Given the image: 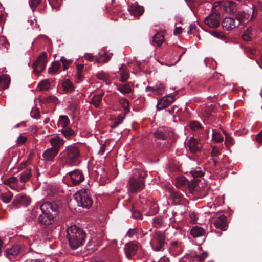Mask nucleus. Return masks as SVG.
Returning a JSON list of instances; mask_svg holds the SVG:
<instances>
[{
	"label": "nucleus",
	"instance_id": "obj_16",
	"mask_svg": "<svg viewBox=\"0 0 262 262\" xmlns=\"http://www.w3.org/2000/svg\"><path fill=\"white\" fill-rule=\"evenodd\" d=\"M214 225L216 228L225 231L228 227V223L226 216L224 215L219 216L214 221Z\"/></svg>",
	"mask_w": 262,
	"mask_h": 262
},
{
	"label": "nucleus",
	"instance_id": "obj_19",
	"mask_svg": "<svg viewBox=\"0 0 262 262\" xmlns=\"http://www.w3.org/2000/svg\"><path fill=\"white\" fill-rule=\"evenodd\" d=\"M202 247H199L197 250L192 251L190 254L191 258H196L200 261H202L207 257L208 254L206 252H201Z\"/></svg>",
	"mask_w": 262,
	"mask_h": 262
},
{
	"label": "nucleus",
	"instance_id": "obj_41",
	"mask_svg": "<svg viewBox=\"0 0 262 262\" xmlns=\"http://www.w3.org/2000/svg\"><path fill=\"white\" fill-rule=\"evenodd\" d=\"M17 182L18 179L16 177H11L5 181V184L11 188H13L14 185Z\"/></svg>",
	"mask_w": 262,
	"mask_h": 262
},
{
	"label": "nucleus",
	"instance_id": "obj_25",
	"mask_svg": "<svg viewBox=\"0 0 262 262\" xmlns=\"http://www.w3.org/2000/svg\"><path fill=\"white\" fill-rule=\"evenodd\" d=\"M255 36V31L254 28L250 27L245 30L242 37L246 41H249L254 38Z\"/></svg>",
	"mask_w": 262,
	"mask_h": 262
},
{
	"label": "nucleus",
	"instance_id": "obj_12",
	"mask_svg": "<svg viewBox=\"0 0 262 262\" xmlns=\"http://www.w3.org/2000/svg\"><path fill=\"white\" fill-rule=\"evenodd\" d=\"M140 248V245L137 242L132 241L125 245L124 251L126 256L130 258L135 255Z\"/></svg>",
	"mask_w": 262,
	"mask_h": 262
},
{
	"label": "nucleus",
	"instance_id": "obj_48",
	"mask_svg": "<svg viewBox=\"0 0 262 262\" xmlns=\"http://www.w3.org/2000/svg\"><path fill=\"white\" fill-rule=\"evenodd\" d=\"M60 61L62 62L63 64L64 70H66L68 68L70 64L72 62L71 60H68L64 57L61 58Z\"/></svg>",
	"mask_w": 262,
	"mask_h": 262
},
{
	"label": "nucleus",
	"instance_id": "obj_63",
	"mask_svg": "<svg viewBox=\"0 0 262 262\" xmlns=\"http://www.w3.org/2000/svg\"><path fill=\"white\" fill-rule=\"evenodd\" d=\"M118 123L119 122V124L122 123L123 121V117H122L121 116H119L118 120H116Z\"/></svg>",
	"mask_w": 262,
	"mask_h": 262
},
{
	"label": "nucleus",
	"instance_id": "obj_22",
	"mask_svg": "<svg viewBox=\"0 0 262 262\" xmlns=\"http://www.w3.org/2000/svg\"><path fill=\"white\" fill-rule=\"evenodd\" d=\"M128 11L131 14L134 16H140L143 14L144 9L143 7L139 6L137 3L129 6Z\"/></svg>",
	"mask_w": 262,
	"mask_h": 262
},
{
	"label": "nucleus",
	"instance_id": "obj_54",
	"mask_svg": "<svg viewBox=\"0 0 262 262\" xmlns=\"http://www.w3.org/2000/svg\"><path fill=\"white\" fill-rule=\"evenodd\" d=\"M154 225L159 226L162 223V219L161 217H156L153 219Z\"/></svg>",
	"mask_w": 262,
	"mask_h": 262
},
{
	"label": "nucleus",
	"instance_id": "obj_38",
	"mask_svg": "<svg viewBox=\"0 0 262 262\" xmlns=\"http://www.w3.org/2000/svg\"><path fill=\"white\" fill-rule=\"evenodd\" d=\"M189 126L193 131H198L203 128L200 123L195 120L190 121Z\"/></svg>",
	"mask_w": 262,
	"mask_h": 262
},
{
	"label": "nucleus",
	"instance_id": "obj_17",
	"mask_svg": "<svg viewBox=\"0 0 262 262\" xmlns=\"http://www.w3.org/2000/svg\"><path fill=\"white\" fill-rule=\"evenodd\" d=\"M49 142L52 146V148L59 152L60 148L64 145L65 141L58 136H54L51 138Z\"/></svg>",
	"mask_w": 262,
	"mask_h": 262
},
{
	"label": "nucleus",
	"instance_id": "obj_37",
	"mask_svg": "<svg viewBox=\"0 0 262 262\" xmlns=\"http://www.w3.org/2000/svg\"><path fill=\"white\" fill-rule=\"evenodd\" d=\"M32 177L31 169H27L21 173L20 181L23 182L28 181Z\"/></svg>",
	"mask_w": 262,
	"mask_h": 262
},
{
	"label": "nucleus",
	"instance_id": "obj_56",
	"mask_svg": "<svg viewBox=\"0 0 262 262\" xmlns=\"http://www.w3.org/2000/svg\"><path fill=\"white\" fill-rule=\"evenodd\" d=\"M182 32V28L181 27H177L175 28L173 34L174 35L177 36L181 34Z\"/></svg>",
	"mask_w": 262,
	"mask_h": 262
},
{
	"label": "nucleus",
	"instance_id": "obj_42",
	"mask_svg": "<svg viewBox=\"0 0 262 262\" xmlns=\"http://www.w3.org/2000/svg\"><path fill=\"white\" fill-rule=\"evenodd\" d=\"M120 80L122 82H125L126 81L128 78H129V74L127 71H126L122 67L121 68H120Z\"/></svg>",
	"mask_w": 262,
	"mask_h": 262
},
{
	"label": "nucleus",
	"instance_id": "obj_44",
	"mask_svg": "<svg viewBox=\"0 0 262 262\" xmlns=\"http://www.w3.org/2000/svg\"><path fill=\"white\" fill-rule=\"evenodd\" d=\"M60 67V63L59 61H55L52 63L51 67L49 69L50 73H55L57 72Z\"/></svg>",
	"mask_w": 262,
	"mask_h": 262
},
{
	"label": "nucleus",
	"instance_id": "obj_29",
	"mask_svg": "<svg viewBox=\"0 0 262 262\" xmlns=\"http://www.w3.org/2000/svg\"><path fill=\"white\" fill-rule=\"evenodd\" d=\"M10 78L7 75H2L0 77V88L3 89H7L10 84Z\"/></svg>",
	"mask_w": 262,
	"mask_h": 262
},
{
	"label": "nucleus",
	"instance_id": "obj_18",
	"mask_svg": "<svg viewBox=\"0 0 262 262\" xmlns=\"http://www.w3.org/2000/svg\"><path fill=\"white\" fill-rule=\"evenodd\" d=\"M165 90V85L163 83L158 82L154 86H147L146 88L147 92H151L155 95H162Z\"/></svg>",
	"mask_w": 262,
	"mask_h": 262
},
{
	"label": "nucleus",
	"instance_id": "obj_46",
	"mask_svg": "<svg viewBox=\"0 0 262 262\" xmlns=\"http://www.w3.org/2000/svg\"><path fill=\"white\" fill-rule=\"evenodd\" d=\"M176 186L180 187L186 184V180L184 177H179L176 179Z\"/></svg>",
	"mask_w": 262,
	"mask_h": 262
},
{
	"label": "nucleus",
	"instance_id": "obj_11",
	"mask_svg": "<svg viewBox=\"0 0 262 262\" xmlns=\"http://www.w3.org/2000/svg\"><path fill=\"white\" fill-rule=\"evenodd\" d=\"M221 21V16L219 13L213 12L206 17L204 20V23L209 28H217Z\"/></svg>",
	"mask_w": 262,
	"mask_h": 262
},
{
	"label": "nucleus",
	"instance_id": "obj_31",
	"mask_svg": "<svg viewBox=\"0 0 262 262\" xmlns=\"http://www.w3.org/2000/svg\"><path fill=\"white\" fill-rule=\"evenodd\" d=\"M117 90L121 93L125 95L132 92V87L130 84L125 83L123 85H119L117 86Z\"/></svg>",
	"mask_w": 262,
	"mask_h": 262
},
{
	"label": "nucleus",
	"instance_id": "obj_2",
	"mask_svg": "<svg viewBox=\"0 0 262 262\" xmlns=\"http://www.w3.org/2000/svg\"><path fill=\"white\" fill-rule=\"evenodd\" d=\"M67 233L69 245L72 249H77L83 245L86 235L82 229L73 225L67 229Z\"/></svg>",
	"mask_w": 262,
	"mask_h": 262
},
{
	"label": "nucleus",
	"instance_id": "obj_36",
	"mask_svg": "<svg viewBox=\"0 0 262 262\" xmlns=\"http://www.w3.org/2000/svg\"><path fill=\"white\" fill-rule=\"evenodd\" d=\"M223 134L225 137V144L226 147H229L234 144V139L226 131H223Z\"/></svg>",
	"mask_w": 262,
	"mask_h": 262
},
{
	"label": "nucleus",
	"instance_id": "obj_27",
	"mask_svg": "<svg viewBox=\"0 0 262 262\" xmlns=\"http://www.w3.org/2000/svg\"><path fill=\"white\" fill-rule=\"evenodd\" d=\"M103 95L104 93L101 92L93 96L91 99V102L95 107H97L99 106Z\"/></svg>",
	"mask_w": 262,
	"mask_h": 262
},
{
	"label": "nucleus",
	"instance_id": "obj_49",
	"mask_svg": "<svg viewBox=\"0 0 262 262\" xmlns=\"http://www.w3.org/2000/svg\"><path fill=\"white\" fill-rule=\"evenodd\" d=\"M49 1L53 8L57 9L61 5L62 0H49Z\"/></svg>",
	"mask_w": 262,
	"mask_h": 262
},
{
	"label": "nucleus",
	"instance_id": "obj_59",
	"mask_svg": "<svg viewBox=\"0 0 262 262\" xmlns=\"http://www.w3.org/2000/svg\"><path fill=\"white\" fill-rule=\"evenodd\" d=\"M256 140L258 143H262V130L257 134Z\"/></svg>",
	"mask_w": 262,
	"mask_h": 262
},
{
	"label": "nucleus",
	"instance_id": "obj_61",
	"mask_svg": "<svg viewBox=\"0 0 262 262\" xmlns=\"http://www.w3.org/2000/svg\"><path fill=\"white\" fill-rule=\"evenodd\" d=\"M105 147H106V145L105 144H103L101 147V148H100V149L99 150V153L100 155H102L104 152V151H105Z\"/></svg>",
	"mask_w": 262,
	"mask_h": 262
},
{
	"label": "nucleus",
	"instance_id": "obj_52",
	"mask_svg": "<svg viewBox=\"0 0 262 262\" xmlns=\"http://www.w3.org/2000/svg\"><path fill=\"white\" fill-rule=\"evenodd\" d=\"M27 140V138L26 136H24L23 135V134H21L18 138L17 140V142L19 144H23L26 142V141Z\"/></svg>",
	"mask_w": 262,
	"mask_h": 262
},
{
	"label": "nucleus",
	"instance_id": "obj_62",
	"mask_svg": "<svg viewBox=\"0 0 262 262\" xmlns=\"http://www.w3.org/2000/svg\"><path fill=\"white\" fill-rule=\"evenodd\" d=\"M119 125H120L119 122L118 123L116 120H115L114 121L113 124L112 125L111 127L112 128H114L117 127Z\"/></svg>",
	"mask_w": 262,
	"mask_h": 262
},
{
	"label": "nucleus",
	"instance_id": "obj_60",
	"mask_svg": "<svg viewBox=\"0 0 262 262\" xmlns=\"http://www.w3.org/2000/svg\"><path fill=\"white\" fill-rule=\"evenodd\" d=\"M77 79L79 80V81H81L83 79V73H77L76 74Z\"/></svg>",
	"mask_w": 262,
	"mask_h": 262
},
{
	"label": "nucleus",
	"instance_id": "obj_26",
	"mask_svg": "<svg viewBox=\"0 0 262 262\" xmlns=\"http://www.w3.org/2000/svg\"><path fill=\"white\" fill-rule=\"evenodd\" d=\"M70 122V120L67 116L61 115L59 117L57 123V125L59 128H61V129H63L69 127Z\"/></svg>",
	"mask_w": 262,
	"mask_h": 262
},
{
	"label": "nucleus",
	"instance_id": "obj_14",
	"mask_svg": "<svg viewBox=\"0 0 262 262\" xmlns=\"http://www.w3.org/2000/svg\"><path fill=\"white\" fill-rule=\"evenodd\" d=\"M174 100V96L171 94L164 96L158 101L157 108L158 110L164 109L172 103Z\"/></svg>",
	"mask_w": 262,
	"mask_h": 262
},
{
	"label": "nucleus",
	"instance_id": "obj_4",
	"mask_svg": "<svg viewBox=\"0 0 262 262\" xmlns=\"http://www.w3.org/2000/svg\"><path fill=\"white\" fill-rule=\"evenodd\" d=\"M61 161L64 164L72 165L74 164L80 157L79 148L75 144L66 147L60 154Z\"/></svg>",
	"mask_w": 262,
	"mask_h": 262
},
{
	"label": "nucleus",
	"instance_id": "obj_3",
	"mask_svg": "<svg viewBox=\"0 0 262 262\" xmlns=\"http://www.w3.org/2000/svg\"><path fill=\"white\" fill-rule=\"evenodd\" d=\"M252 7L247 12H238L236 14V18L238 20V23H235V20L231 17H226L222 21V25L224 29L230 31L234 29L236 26H238L239 24L250 18L254 17L255 11V6L251 5Z\"/></svg>",
	"mask_w": 262,
	"mask_h": 262
},
{
	"label": "nucleus",
	"instance_id": "obj_9",
	"mask_svg": "<svg viewBox=\"0 0 262 262\" xmlns=\"http://www.w3.org/2000/svg\"><path fill=\"white\" fill-rule=\"evenodd\" d=\"M47 63V54L45 52H42L32 66L33 71L37 74L43 72L46 68Z\"/></svg>",
	"mask_w": 262,
	"mask_h": 262
},
{
	"label": "nucleus",
	"instance_id": "obj_45",
	"mask_svg": "<svg viewBox=\"0 0 262 262\" xmlns=\"http://www.w3.org/2000/svg\"><path fill=\"white\" fill-rule=\"evenodd\" d=\"M41 3V0H29V4L32 9V11H34L35 9L38 7Z\"/></svg>",
	"mask_w": 262,
	"mask_h": 262
},
{
	"label": "nucleus",
	"instance_id": "obj_15",
	"mask_svg": "<svg viewBox=\"0 0 262 262\" xmlns=\"http://www.w3.org/2000/svg\"><path fill=\"white\" fill-rule=\"evenodd\" d=\"M20 251V246L19 245H14L6 250L5 255L10 260L15 261L17 259L18 255Z\"/></svg>",
	"mask_w": 262,
	"mask_h": 262
},
{
	"label": "nucleus",
	"instance_id": "obj_10",
	"mask_svg": "<svg viewBox=\"0 0 262 262\" xmlns=\"http://www.w3.org/2000/svg\"><path fill=\"white\" fill-rule=\"evenodd\" d=\"M113 54L111 53L104 52L99 53L98 55L95 57L91 53H86L84 55V58L89 61L92 62L95 60L98 63L107 62L112 57Z\"/></svg>",
	"mask_w": 262,
	"mask_h": 262
},
{
	"label": "nucleus",
	"instance_id": "obj_53",
	"mask_svg": "<svg viewBox=\"0 0 262 262\" xmlns=\"http://www.w3.org/2000/svg\"><path fill=\"white\" fill-rule=\"evenodd\" d=\"M220 154L219 149L216 146L212 147L211 155L213 157H217Z\"/></svg>",
	"mask_w": 262,
	"mask_h": 262
},
{
	"label": "nucleus",
	"instance_id": "obj_7",
	"mask_svg": "<svg viewBox=\"0 0 262 262\" xmlns=\"http://www.w3.org/2000/svg\"><path fill=\"white\" fill-rule=\"evenodd\" d=\"M165 243V236L163 232L156 231L150 241V244L154 250L156 251H162L164 249Z\"/></svg>",
	"mask_w": 262,
	"mask_h": 262
},
{
	"label": "nucleus",
	"instance_id": "obj_58",
	"mask_svg": "<svg viewBox=\"0 0 262 262\" xmlns=\"http://www.w3.org/2000/svg\"><path fill=\"white\" fill-rule=\"evenodd\" d=\"M189 28V29L187 31V32L188 34H191L193 32V30H195V25L191 24V25H190Z\"/></svg>",
	"mask_w": 262,
	"mask_h": 262
},
{
	"label": "nucleus",
	"instance_id": "obj_35",
	"mask_svg": "<svg viewBox=\"0 0 262 262\" xmlns=\"http://www.w3.org/2000/svg\"><path fill=\"white\" fill-rule=\"evenodd\" d=\"M212 140L215 142H222L224 140V137L220 132L213 130Z\"/></svg>",
	"mask_w": 262,
	"mask_h": 262
},
{
	"label": "nucleus",
	"instance_id": "obj_30",
	"mask_svg": "<svg viewBox=\"0 0 262 262\" xmlns=\"http://www.w3.org/2000/svg\"><path fill=\"white\" fill-rule=\"evenodd\" d=\"M164 40V35L162 33H157L153 37V42L154 45L158 46H161Z\"/></svg>",
	"mask_w": 262,
	"mask_h": 262
},
{
	"label": "nucleus",
	"instance_id": "obj_5",
	"mask_svg": "<svg viewBox=\"0 0 262 262\" xmlns=\"http://www.w3.org/2000/svg\"><path fill=\"white\" fill-rule=\"evenodd\" d=\"M78 206L85 208H90L93 204V201L85 189L77 191L74 195Z\"/></svg>",
	"mask_w": 262,
	"mask_h": 262
},
{
	"label": "nucleus",
	"instance_id": "obj_51",
	"mask_svg": "<svg viewBox=\"0 0 262 262\" xmlns=\"http://www.w3.org/2000/svg\"><path fill=\"white\" fill-rule=\"evenodd\" d=\"M190 173L194 178L201 177L204 174L203 172L200 170L191 171Z\"/></svg>",
	"mask_w": 262,
	"mask_h": 262
},
{
	"label": "nucleus",
	"instance_id": "obj_34",
	"mask_svg": "<svg viewBox=\"0 0 262 262\" xmlns=\"http://www.w3.org/2000/svg\"><path fill=\"white\" fill-rule=\"evenodd\" d=\"M12 197L13 194L10 191H6L0 194V199L5 203H9Z\"/></svg>",
	"mask_w": 262,
	"mask_h": 262
},
{
	"label": "nucleus",
	"instance_id": "obj_24",
	"mask_svg": "<svg viewBox=\"0 0 262 262\" xmlns=\"http://www.w3.org/2000/svg\"><path fill=\"white\" fill-rule=\"evenodd\" d=\"M221 6H224V7H229L230 11L233 12L234 9L235 7V3L232 2V1H228V2H223V1H220V2H216L213 4V9H215L216 8Z\"/></svg>",
	"mask_w": 262,
	"mask_h": 262
},
{
	"label": "nucleus",
	"instance_id": "obj_21",
	"mask_svg": "<svg viewBox=\"0 0 262 262\" xmlns=\"http://www.w3.org/2000/svg\"><path fill=\"white\" fill-rule=\"evenodd\" d=\"M58 151L54 148H50L46 149L42 154V157L45 161H52L58 154Z\"/></svg>",
	"mask_w": 262,
	"mask_h": 262
},
{
	"label": "nucleus",
	"instance_id": "obj_13",
	"mask_svg": "<svg viewBox=\"0 0 262 262\" xmlns=\"http://www.w3.org/2000/svg\"><path fill=\"white\" fill-rule=\"evenodd\" d=\"M67 177H69L71 182L74 185H78L84 180V177L79 170H75L68 172Z\"/></svg>",
	"mask_w": 262,
	"mask_h": 262
},
{
	"label": "nucleus",
	"instance_id": "obj_57",
	"mask_svg": "<svg viewBox=\"0 0 262 262\" xmlns=\"http://www.w3.org/2000/svg\"><path fill=\"white\" fill-rule=\"evenodd\" d=\"M77 73H83L84 64H78L76 67Z\"/></svg>",
	"mask_w": 262,
	"mask_h": 262
},
{
	"label": "nucleus",
	"instance_id": "obj_55",
	"mask_svg": "<svg viewBox=\"0 0 262 262\" xmlns=\"http://www.w3.org/2000/svg\"><path fill=\"white\" fill-rule=\"evenodd\" d=\"M136 233V230L134 229H130L127 234H126V236L128 237H132V236H133V235L135 234Z\"/></svg>",
	"mask_w": 262,
	"mask_h": 262
},
{
	"label": "nucleus",
	"instance_id": "obj_33",
	"mask_svg": "<svg viewBox=\"0 0 262 262\" xmlns=\"http://www.w3.org/2000/svg\"><path fill=\"white\" fill-rule=\"evenodd\" d=\"M62 86L67 92L71 93L74 90V86L69 79H66L62 82Z\"/></svg>",
	"mask_w": 262,
	"mask_h": 262
},
{
	"label": "nucleus",
	"instance_id": "obj_50",
	"mask_svg": "<svg viewBox=\"0 0 262 262\" xmlns=\"http://www.w3.org/2000/svg\"><path fill=\"white\" fill-rule=\"evenodd\" d=\"M96 77L98 79L104 80L107 82L108 80V75L103 72H99L96 74Z\"/></svg>",
	"mask_w": 262,
	"mask_h": 262
},
{
	"label": "nucleus",
	"instance_id": "obj_43",
	"mask_svg": "<svg viewBox=\"0 0 262 262\" xmlns=\"http://www.w3.org/2000/svg\"><path fill=\"white\" fill-rule=\"evenodd\" d=\"M61 131L67 139L70 138L74 134L73 130L69 127L61 129Z\"/></svg>",
	"mask_w": 262,
	"mask_h": 262
},
{
	"label": "nucleus",
	"instance_id": "obj_8",
	"mask_svg": "<svg viewBox=\"0 0 262 262\" xmlns=\"http://www.w3.org/2000/svg\"><path fill=\"white\" fill-rule=\"evenodd\" d=\"M31 202L30 198L22 193L16 195L12 203L8 206L11 209H16L21 206L27 207Z\"/></svg>",
	"mask_w": 262,
	"mask_h": 262
},
{
	"label": "nucleus",
	"instance_id": "obj_64",
	"mask_svg": "<svg viewBox=\"0 0 262 262\" xmlns=\"http://www.w3.org/2000/svg\"><path fill=\"white\" fill-rule=\"evenodd\" d=\"M40 115L39 114L38 115H35V116H33L34 118H36V119H38V117Z\"/></svg>",
	"mask_w": 262,
	"mask_h": 262
},
{
	"label": "nucleus",
	"instance_id": "obj_23",
	"mask_svg": "<svg viewBox=\"0 0 262 262\" xmlns=\"http://www.w3.org/2000/svg\"><path fill=\"white\" fill-rule=\"evenodd\" d=\"M190 234L194 238H197L204 236L206 231L201 227L195 226L191 229Z\"/></svg>",
	"mask_w": 262,
	"mask_h": 262
},
{
	"label": "nucleus",
	"instance_id": "obj_20",
	"mask_svg": "<svg viewBox=\"0 0 262 262\" xmlns=\"http://www.w3.org/2000/svg\"><path fill=\"white\" fill-rule=\"evenodd\" d=\"M188 147L191 152H195L201 149L202 145L199 140L192 137L189 141Z\"/></svg>",
	"mask_w": 262,
	"mask_h": 262
},
{
	"label": "nucleus",
	"instance_id": "obj_6",
	"mask_svg": "<svg viewBox=\"0 0 262 262\" xmlns=\"http://www.w3.org/2000/svg\"><path fill=\"white\" fill-rule=\"evenodd\" d=\"M128 191L130 193H137L142 190L145 187V182L143 178L138 176H133L128 182L127 185Z\"/></svg>",
	"mask_w": 262,
	"mask_h": 262
},
{
	"label": "nucleus",
	"instance_id": "obj_39",
	"mask_svg": "<svg viewBox=\"0 0 262 262\" xmlns=\"http://www.w3.org/2000/svg\"><path fill=\"white\" fill-rule=\"evenodd\" d=\"M50 88V82L48 80H45L40 82L38 85L37 89L39 91L47 90Z\"/></svg>",
	"mask_w": 262,
	"mask_h": 262
},
{
	"label": "nucleus",
	"instance_id": "obj_40",
	"mask_svg": "<svg viewBox=\"0 0 262 262\" xmlns=\"http://www.w3.org/2000/svg\"><path fill=\"white\" fill-rule=\"evenodd\" d=\"M210 34L213 36L214 37L217 38V39H221V40H224L226 39V35L225 34L222 32H219L216 30H212L211 31H210Z\"/></svg>",
	"mask_w": 262,
	"mask_h": 262
},
{
	"label": "nucleus",
	"instance_id": "obj_1",
	"mask_svg": "<svg viewBox=\"0 0 262 262\" xmlns=\"http://www.w3.org/2000/svg\"><path fill=\"white\" fill-rule=\"evenodd\" d=\"M40 209L42 214L38 217L39 222L45 225L52 224L58 213L57 204L54 202H46L40 205Z\"/></svg>",
	"mask_w": 262,
	"mask_h": 262
},
{
	"label": "nucleus",
	"instance_id": "obj_47",
	"mask_svg": "<svg viewBox=\"0 0 262 262\" xmlns=\"http://www.w3.org/2000/svg\"><path fill=\"white\" fill-rule=\"evenodd\" d=\"M120 103L124 108L125 112L129 110V102L125 98H122L120 100Z\"/></svg>",
	"mask_w": 262,
	"mask_h": 262
},
{
	"label": "nucleus",
	"instance_id": "obj_32",
	"mask_svg": "<svg viewBox=\"0 0 262 262\" xmlns=\"http://www.w3.org/2000/svg\"><path fill=\"white\" fill-rule=\"evenodd\" d=\"M169 134L166 131L160 129L154 133V136L156 138L160 140H166Z\"/></svg>",
	"mask_w": 262,
	"mask_h": 262
},
{
	"label": "nucleus",
	"instance_id": "obj_28",
	"mask_svg": "<svg viewBox=\"0 0 262 262\" xmlns=\"http://www.w3.org/2000/svg\"><path fill=\"white\" fill-rule=\"evenodd\" d=\"M40 102L43 104H48V103H53L54 104H57L59 103V101L58 100V99L53 95L49 96L47 97L42 98Z\"/></svg>",
	"mask_w": 262,
	"mask_h": 262
}]
</instances>
